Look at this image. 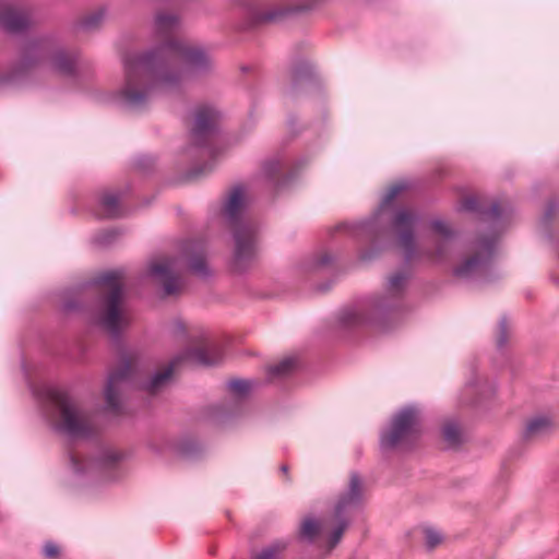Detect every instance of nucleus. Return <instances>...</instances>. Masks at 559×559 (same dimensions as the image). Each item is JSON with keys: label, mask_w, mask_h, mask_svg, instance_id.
Returning a JSON list of instances; mask_svg holds the SVG:
<instances>
[{"label": "nucleus", "mask_w": 559, "mask_h": 559, "mask_svg": "<svg viewBox=\"0 0 559 559\" xmlns=\"http://www.w3.org/2000/svg\"><path fill=\"white\" fill-rule=\"evenodd\" d=\"M154 26L162 43L144 52L129 51L122 59L124 80L115 100L130 110L145 108L156 94L179 90L214 66L202 46L174 36L180 26L178 15L159 12Z\"/></svg>", "instance_id": "nucleus-1"}, {"label": "nucleus", "mask_w": 559, "mask_h": 559, "mask_svg": "<svg viewBox=\"0 0 559 559\" xmlns=\"http://www.w3.org/2000/svg\"><path fill=\"white\" fill-rule=\"evenodd\" d=\"M409 188L405 180L392 185L381 199L378 209L364 221L342 223L335 230L359 241L376 245L388 231L397 238L403 258L409 264H445L452 262L460 247L459 235L453 226L441 218L430 221L431 247H419L415 230L419 215L407 207L395 206L396 198Z\"/></svg>", "instance_id": "nucleus-2"}, {"label": "nucleus", "mask_w": 559, "mask_h": 559, "mask_svg": "<svg viewBox=\"0 0 559 559\" xmlns=\"http://www.w3.org/2000/svg\"><path fill=\"white\" fill-rule=\"evenodd\" d=\"M223 359L222 349L207 342L189 347L174 359L164 370L157 371L146 381L142 380V362L138 352L120 347L116 364L108 373L104 389L107 409L118 412L121 405L122 393L131 388H139L148 394H156L168 384L178 360H189L202 366H213Z\"/></svg>", "instance_id": "nucleus-3"}, {"label": "nucleus", "mask_w": 559, "mask_h": 559, "mask_svg": "<svg viewBox=\"0 0 559 559\" xmlns=\"http://www.w3.org/2000/svg\"><path fill=\"white\" fill-rule=\"evenodd\" d=\"M411 273L401 270L388 276L382 290L366 295L338 314L344 329L371 328L388 331L395 326L407 311L406 290Z\"/></svg>", "instance_id": "nucleus-4"}, {"label": "nucleus", "mask_w": 559, "mask_h": 559, "mask_svg": "<svg viewBox=\"0 0 559 559\" xmlns=\"http://www.w3.org/2000/svg\"><path fill=\"white\" fill-rule=\"evenodd\" d=\"M460 210L479 213L481 221L489 226L488 233L467 243L464 257L453 267V275L460 280H478L497 252L499 235L506 225V212L497 202L485 207L475 197L462 200Z\"/></svg>", "instance_id": "nucleus-5"}, {"label": "nucleus", "mask_w": 559, "mask_h": 559, "mask_svg": "<svg viewBox=\"0 0 559 559\" xmlns=\"http://www.w3.org/2000/svg\"><path fill=\"white\" fill-rule=\"evenodd\" d=\"M50 427L70 439H88L97 432L94 415L66 390L51 384L33 385Z\"/></svg>", "instance_id": "nucleus-6"}, {"label": "nucleus", "mask_w": 559, "mask_h": 559, "mask_svg": "<svg viewBox=\"0 0 559 559\" xmlns=\"http://www.w3.org/2000/svg\"><path fill=\"white\" fill-rule=\"evenodd\" d=\"M249 194L242 185L234 186L226 194L221 214L231 228L234 251L231 267L237 273L249 270L259 258V226L248 215Z\"/></svg>", "instance_id": "nucleus-7"}, {"label": "nucleus", "mask_w": 559, "mask_h": 559, "mask_svg": "<svg viewBox=\"0 0 559 559\" xmlns=\"http://www.w3.org/2000/svg\"><path fill=\"white\" fill-rule=\"evenodd\" d=\"M122 280L121 270L108 271L97 277L99 298L91 314L92 322L106 330L115 340L130 323L128 311L122 307Z\"/></svg>", "instance_id": "nucleus-8"}, {"label": "nucleus", "mask_w": 559, "mask_h": 559, "mask_svg": "<svg viewBox=\"0 0 559 559\" xmlns=\"http://www.w3.org/2000/svg\"><path fill=\"white\" fill-rule=\"evenodd\" d=\"M20 63L22 69L49 63L57 72L72 75L75 72L78 55L66 51L58 37L50 34L27 43L22 50Z\"/></svg>", "instance_id": "nucleus-9"}, {"label": "nucleus", "mask_w": 559, "mask_h": 559, "mask_svg": "<svg viewBox=\"0 0 559 559\" xmlns=\"http://www.w3.org/2000/svg\"><path fill=\"white\" fill-rule=\"evenodd\" d=\"M123 455L111 447H100L91 461L78 450L69 452V467L73 481L76 485L92 480L100 475L107 480H115L120 476V464Z\"/></svg>", "instance_id": "nucleus-10"}, {"label": "nucleus", "mask_w": 559, "mask_h": 559, "mask_svg": "<svg viewBox=\"0 0 559 559\" xmlns=\"http://www.w3.org/2000/svg\"><path fill=\"white\" fill-rule=\"evenodd\" d=\"M221 118V111L212 105H204L195 110L190 132V144L185 151L187 156L197 159H213L217 153Z\"/></svg>", "instance_id": "nucleus-11"}, {"label": "nucleus", "mask_w": 559, "mask_h": 559, "mask_svg": "<svg viewBox=\"0 0 559 559\" xmlns=\"http://www.w3.org/2000/svg\"><path fill=\"white\" fill-rule=\"evenodd\" d=\"M419 411L415 406H406L396 412L380 433L381 450L390 451L413 444L419 433Z\"/></svg>", "instance_id": "nucleus-12"}, {"label": "nucleus", "mask_w": 559, "mask_h": 559, "mask_svg": "<svg viewBox=\"0 0 559 559\" xmlns=\"http://www.w3.org/2000/svg\"><path fill=\"white\" fill-rule=\"evenodd\" d=\"M364 480L357 473L349 476L346 489L338 496L334 509L333 520L336 525L329 537V549H333L342 539L345 530L349 526L350 516L362 503Z\"/></svg>", "instance_id": "nucleus-13"}, {"label": "nucleus", "mask_w": 559, "mask_h": 559, "mask_svg": "<svg viewBox=\"0 0 559 559\" xmlns=\"http://www.w3.org/2000/svg\"><path fill=\"white\" fill-rule=\"evenodd\" d=\"M147 274L163 284L164 293L167 296L178 293L182 287L179 276V259L176 257H166L159 261L150 262Z\"/></svg>", "instance_id": "nucleus-14"}, {"label": "nucleus", "mask_w": 559, "mask_h": 559, "mask_svg": "<svg viewBox=\"0 0 559 559\" xmlns=\"http://www.w3.org/2000/svg\"><path fill=\"white\" fill-rule=\"evenodd\" d=\"M306 163L307 158H298L295 160L290 170L287 174H283L284 160L281 156H275L264 160L261 171L263 177L270 181L272 187L275 190H278L288 183L295 176H297V173Z\"/></svg>", "instance_id": "nucleus-15"}, {"label": "nucleus", "mask_w": 559, "mask_h": 559, "mask_svg": "<svg viewBox=\"0 0 559 559\" xmlns=\"http://www.w3.org/2000/svg\"><path fill=\"white\" fill-rule=\"evenodd\" d=\"M33 23L31 12L15 8L9 0H0V25L9 33L19 34Z\"/></svg>", "instance_id": "nucleus-16"}, {"label": "nucleus", "mask_w": 559, "mask_h": 559, "mask_svg": "<svg viewBox=\"0 0 559 559\" xmlns=\"http://www.w3.org/2000/svg\"><path fill=\"white\" fill-rule=\"evenodd\" d=\"M289 11L283 2L257 0L250 4L249 15L254 24L273 23L281 21Z\"/></svg>", "instance_id": "nucleus-17"}, {"label": "nucleus", "mask_w": 559, "mask_h": 559, "mask_svg": "<svg viewBox=\"0 0 559 559\" xmlns=\"http://www.w3.org/2000/svg\"><path fill=\"white\" fill-rule=\"evenodd\" d=\"M496 385L483 380L476 369H472L471 376L466 380L465 386L462 391V403L478 404L481 400L493 395Z\"/></svg>", "instance_id": "nucleus-18"}, {"label": "nucleus", "mask_w": 559, "mask_h": 559, "mask_svg": "<svg viewBox=\"0 0 559 559\" xmlns=\"http://www.w3.org/2000/svg\"><path fill=\"white\" fill-rule=\"evenodd\" d=\"M190 270L198 276L206 277L210 271L205 260V250L199 243H190L186 250Z\"/></svg>", "instance_id": "nucleus-19"}, {"label": "nucleus", "mask_w": 559, "mask_h": 559, "mask_svg": "<svg viewBox=\"0 0 559 559\" xmlns=\"http://www.w3.org/2000/svg\"><path fill=\"white\" fill-rule=\"evenodd\" d=\"M119 194L112 191L104 192L98 200L96 215L102 218H115L121 215Z\"/></svg>", "instance_id": "nucleus-20"}, {"label": "nucleus", "mask_w": 559, "mask_h": 559, "mask_svg": "<svg viewBox=\"0 0 559 559\" xmlns=\"http://www.w3.org/2000/svg\"><path fill=\"white\" fill-rule=\"evenodd\" d=\"M551 428V420L544 415L532 417L525 425L523 438L532 440L547 433Z\"/></svg>", "instance_id": "nucleus-21"}, {"label": "nucleus", "mask_w": 559, "mask_h": 559, "mask_svg": "<svg viewBox=\"0 0 559 559\" xmlns=\"http://www.w3.org/2000/svg\"><path fill=\"white\" fill-rule=\"evenodd\" d=\"M297 366L298 360L296 357H286L280 362L269 367L267 379L269 381L285 379L297 369Z\"/></svg>", "instance_id": "nucleus-22"}, {"label": "nucleus", "mask_w": 559, "mask_h": 559, "mask_svg": "<svg viewBox=\"0 0 559 559\" xmlns=\"http://www.w3.org/2000/svg\"><path fill=\"white\" fill-rule=\"evenodd\" d=\"M108 8L107 5H100L93 11L88 12L83 16L78 26L86 32L97 29L107 19Z\"/></svg>", "instance_id": "nucleus-23"}, {"label": "nucleus", "mask_w": 559, "mask_h": 559, "mask_svg": "<svg viewBox=\"0 0 559 559\" xmlns=\"http://www.w3.org/2000/svg\"><path fill=\"white\" fill-rule=\"evenodd\" d=\"M287 546L288 542L286 539H276L262 547L252 559H281Z\"/></svg>", "instance_id": "nucleus-24"}, {"label": "nucleus", "mask_w": 559, "mask_h": 559, "mask_svg": "<svg viewBox=\"0 0 559 559\" xmlns=\"http://www.w3.org/2000/svg\"><path fill=\"white\" fill-rule=\"evenodd\" d=\"M333 257L329 252H320L302 262L301 269L304 272H317L326 265L331 264Z\"/></svg>", "instance_id": "nucleus-25"}, {"label": "nucleus", "mask_w": 559, "mask_h": 559, "mask_svg": "<svg viewBox=\"0 0 559 559\" xmlns=\"http://www.w3.org/2000/svg\"><path fill=\"white\" fill-rule=\"evenodd\" d=\"M253 382L249 380L235 379L227 382V389L233 397L237 400L245 399L253 388Z\"/></svg>", "instance_id": "nucleus-26"}, {"label": "nucleus", "mask_w": 559, "mask_h": 559, "mask_svg": "<svg viewBox=\"0 0 559 559\" xmlns=\"http://www.w3.org/2000/svg\"><path fill=\"white\" fill-rule=\"evenodd\" d=\"M322 531V524L316 519H306L300 526V536L312 542Z\"/></svg>", "instance_id": "nucleus-27"}, {"label": "nucleus", "mask_w": 559, "mask_h": 559, "mask_svg": "<svg viewBox=\"0 0 559 559\" xmlns=\"http://www.w3.org/2000/svg\"><path fill=\"white\" fill-rule=\"evenodd\" d=\"M510 336V324L507 320V318H502L499 321L497 336H496V344L499 349H502L504 345L508 342V338Z\"/></svg>", "instance_id": "nucleus-28"}, {"label": "nucleus", "mask_w": 559, "mask_h": 559, "mask_svg": "<svg viewBox=\"0 0 559 559\" xmlns=\"http://www.w3.org/2000/svg\"><path fill=\"white\" fill-rule=\"evenodd\" d=\"M443 437L445 441L450 444H457L461 441V430L457 424L448 423L443 427Z\"/></svg>", "instance_id": "nucleus-29"}, {"label": "nucleus", "mask_w": 559, "mask_h": 559, "mask_svg": "<svg viewBox=\"0 0 559 559\" xmlns=\"http://www.w3.org/2000/svg\"><path fill=\"white\" fill-rule=\"evenodd\" d=\"M117 237V231L114 229L102 230L94 235L93 241L98 246H108Z\"/></svg>", "instance_id": "nucleus-30"}, {"label": "nucleus", "mask_w": 559, "mask_h": 559, "mask_svg": "<svg viewBox=\"0 0 559 559\" xmlns=\"http://www.w3.org/2000/svg\"><path fill=\"white\" fill-rule=\"evenodd\" d=\"M442 539L441 534L432 528L425 530V544L428 548H433L440 544Z\"/></svg>", "instance_id": "nucleus-31"}, {"label": "nucleus", "mask_w": 559, "mask_h": 559, "mask_svg": "<svg viewBox=\"0 0 559 559\" xmlns=\"http://www.w3.org/2000/svg\"><path fill=\"white\" fill-rule=\"evenodd\" d=\"M43 554L47 559H57L60 554V548L56 543L47 542L43 547Z\"/></svg>", "instance_id": "nucleus-32"}, {"label": "nucleus", "mask_w": 559, "mask_h": 559, "mask_svg": "<svg viewBox=\"0 0 559 559\" xmlns=\"http://www.w3.org/2000/svg\"><path fill=\"white\" fill-rule=\"evenodd\" d=\"M212 168H213V165L211 163H205L202 166H195L190 170L189 177L197 178L199 176H202V175L209 173Z\"/></svg>", "instance_id": "nucleus-33"}, {"label": "nucleus", "mask_w": 559, "mask_h": 559, "mask_svg": "<svg viewBox=\"0 0 559 559\" xmlns=\"http://www.w3.org/2000/svg\"><path fill=\"white\" fill-rule=\"evenodd\" d=\"M173 328L175 333H185L186 331V326L180 320L175 321Z\"/></svg>", "instance_id": "nucleus-34"}, {"label": "nucleus", "mask_w": 559, "mask_h": 559, "mask_svg": "<svg viewBox=\"0 0 559 559\" xmlns=\"http://www.w3.org/2000/svg\"><path fill=\"white\" fill-rule=\"evenodd\" d=\"M555 211H556V204L554 202H550L548 204V209H547V211L545 213V221L550 219V217L555 213Z\"/></svg>", "instance_id": "nucleus-35"}, {"label": "nucleus", "mask_w": 559, "mask_h": 559, "mask_svg": "<svg viewBox=\"0 0 559 559\" xmlns=\"http://www.w3.org/2000/svg\"><path fill=\"white\" fill-rule=\"evenodd\" d=\"M359 257L361 260L367 261L373 257V253L369 250H364L359 253Z\"/></svg>", "instance_id": "nucleus-36"}, {"label": "nucleus", "mask_w": 559, "mask_h": 559, "mask_svg": "<svg viewBox=\"0 0 559 559\" xmlns=\"http://www.w3.org/2000/svg\"><path fill=\"white\" fill-rule=\"evenodd\" d=\"M76 308V304L72 302V301H68L63 305V309L66 311H70V310H73Z\"/></svg>", "instance_id": "nucleus-37"}, {"label": "nucleus", "mask_w": 559, "mask_h": 559, "mask_svg": "<svg viewBox=\"0 0 559 559\" xmlns=\"http://www.w3.org/2000/svg\"><path fill=\"white\" fill-rule=\"evenodd\" d=\"M152 448H153L156 452H159V453L164 452V448H162V447H157L155 443H153V444H152Z\"/></svg>", "instance_id": "nucleus-38"}, {"label": "nucleus", "mask_w": 559, "mask_h": 559, "mask_svg": "<svg viewBox=\"0 0 559 559\" xmlns=\"http://www.w3.org/2000/svg\"><path fill=\"white\" fill-rule=\"evenodd\" d=\"M164 442H165L166 448H169V449L174 448V445L169 442V440H165Z\"/></svg>", "instance_id": "nucleus-39"}, {"label": "nucleus", "mask_w": 559, "mask_h": 559, "mask_svg": "<svg viewBox=\"0 0 559 559\" xmlns=\"http://www.w3.org/2000/svg\"><path fill=\"white\" fill-rule=\"evenodd\" d=\"M283 472H286L287 471V467L286 466H283L282 467Z\"/></svg>", "instance_id": "nucleus-40"}]
</instances>
